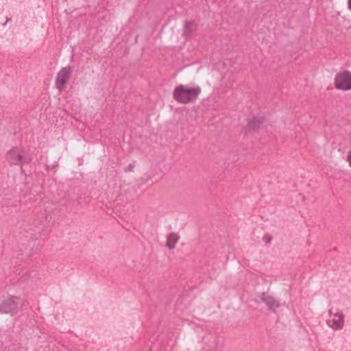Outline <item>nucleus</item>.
I'll return each mask as SVG.
<instances>
[{
  "mask_svg": "<svg viewBox=\"0 0 351 351\" xmlns=\"http://www.w3.org/2000/svg\"><path fill=\"white\" fill-rule=\"evenodd\" d=\"M201 92L199 86L182 84L175 87L173 97L177 102L186 104L197 99Z\"/></svg>",
  "mask_w": 351,
  "mask_h": 351,
  "instance_id": "obj_1",
  "label": "nucleus"
},
{
  "mask_svg": "<svg viewBox=\"0 0 351 351\" xmlns=\"http://www.w3.org/2000/svg\"><path fill=\"white\" fill-rule=\"evenodd\" d=\"M328 318L326 320L327 326L334 330H341L345 326V315L339 311H328Z\"/></svg>",
  "mask_w": 351,
  "mask_h": 351,
  "instance_id": "obj_2",
  "label": "nucleus"
},
{
  "mask_svg": "<svg viewBox=\"0 0 351 351\" xmlns=\"http://www.w3.org/2000/svg\"><path fill=\"white\" fill-rule=\"evenodd\" d=\"M334 86L339 90H351V71L344 70L338 72L334 78Z\"/></svg>",
  "mask_w": 351,
  "mask_h": 351,
  "instance_id": "obj_3",
  "label": "nucleus"
},
{
  "mask_svg": "<svg viewBox=\"0 0 351 351\" xmlns=\"http://www.w3.org/2000/svg\"><path fill=\"white\" fill-rule=\"evenodd\" d=\"M20 306L21 302L19 299L14 297L8 298L1 304L3 311L10 314L16 313L20 308Z\"/></svg>",
  "mask_w": 351,
  "mask_h": 351,
  "instance_id": "obj_4",
  "label": "nucleus"
},
{
  "mask_svg": "<svg viewBox=\"0 0 351 351\" xmlns=\"http://www.w3.org/2000/svg\"><path fill=\"white\" fill-rule=\"evenodd\" d=\"M71 72L69 67H64L58 73L56 80V86L60 91L64 88L65 84L70 77Z\"/></svg>",
  "mask_w": 351,
  "mask_h": 351,
  "instance_id": "obj_5",
  "label": "nucleus"
},
{
  "mask_svg": "<svg viewBox=\"0 0 351 351\" xmlns=\"http://www.w3.org/2000/svg\"><path fill=\"white\" fill-rule=\"evenodd\" d=\"M8 162L12 165H19L23 160L22 151L18 148L11 149L6 154Z\"/></svg>",
  "mask_w": 351,
  "mask_h": 351,
  "instance_id": "obj_6",
  "label": "nucleus"
},
{
  "mask_svg": "<svg viewBox=\"0 0 351 351\" xmlns=\"http://www.w3.org/2000/svg\"><path fill=\"white\" fill-rule=\"evenodd\" d=\"M179 239L180 236L177 233L172 232L168 235L166 245L169 249H174Z\"/></svg>",
  "mask_w": 351,
  "mask_h": 351,
  "instance_id": "obj_7",
  "label": "nucleus"
},
{
  "mask_svg": "<svg viewBox=\"0 0 351 351\" xmlns=\"http://www.w3.org/2000/svg\"><path fill=\"white\" fill-rule=\"evenodd\" d=\"M262 300L269 307V308L275 310L280 306L279 302L271 296H263Z\"/></svg>",
  "mask_w": 351,
  "mask_h": 351,
  "instance_id": "obj_8",
  "label": "nucleus"
},
{
  "mask_svg": "<svg viewBox=\"0 0 351 351\" xmlns=\"http://www.w3.org/2000/svg\"><path fill=\"white\" fill-rule=\"evenodd\" d=\"M346 161L348 162L349 167H351V149L347 154Z\"/></svg>",
  "mask_w": 351,
  "mask_h": 351,
  "instance_id": "obj_9",
  "label": "nucleus"
},
{
  "mask_svg": "<svg viewBox=\"0 0 351 351\" xmlns=\"http://www.w3.org/2000/svg\"><path fill=\"white\" fill-rule=\"evenodd\" d=\"M348 6L349 10L351 11V0H348Z\"/></svg>",
  "mask_w": 351,
  "mask_h": 351,
  "instance_id": "obj_10",
  "label": "nucleus"
}]
</instances>
